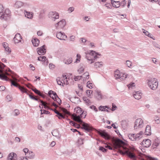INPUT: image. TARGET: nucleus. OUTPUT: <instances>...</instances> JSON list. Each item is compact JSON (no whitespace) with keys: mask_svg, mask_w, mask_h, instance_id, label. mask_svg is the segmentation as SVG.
<instances>
[{"mask_svg":"<svg viewBox=\"0 0 160 160\" xmlns=\"http://www.w3.org/2000/svg\"><path fill=\"white\" fill-rule=\"evenodd\" d=\"M112 141L114 148L119 149L118 152L121 154L122 155L126 154L130 158L135 160L136 156L135 154L125 146V142L118 138H112Z\"/></svg>","mask_w":160,"mask_h":160,"instance_id":"nucleus-1","label":"nucleus"},{"mask_svg":"<svg viewBox=\"0 0 160 160\" xmlns=\"http://www.w3.org/2000/svg\"><path fill=\"white\" fill-rule=\"evenodd\" d=\"M75 113L72 115V117L74 120L82 124L83 123L82 127L86 131L90 132L92 130V128L88 124L84 123L81 120L82 118H85L86 114L82 111L81 108L79 107H77L74 109Z\"/></svg>","mask_w":160,"mask_h":160,"instance_id":"nucleus-2","label":"nucleus"},{"mask_svg":"<svg viewBox=\"0 0 160 160\" xmlns=\"http://www.w3.org/2000/svg\"><path fill=\"white\" fill-rule=\"evenodd\" d=\"M17 85H18L17 87H18V88L20 89V90L23 93H25L27 94V95H28L30 97V98L33 100H35L36 101H38V102H40L41 103V105L42 106H43L44 107V108L45 109H49L50 108L48 106V103L46 102H44L42 100H38V98H37L33 96L31 94H29V93L27 92V90L26 88H24L23 87H22L20 86H18V85L16 83Z\"/></svg>","mask_w":160,"mask_h":160,"instance_id":"nucleus-3","label":"nucleus"},{"mask_svg":"<svg viewBox=\"0 0 160 160\" xmlns=\"http://www.w3.org/2000/svg\"><path fill=\"white\" fill-rule=\"evenodd\" d=\"M86 55V58L88 60L89 63L92 64L94 62V60L100 57L101 55L94 51H90L88 52Z\"/></svg>","mask_w":160,"mask_h":160,"instance_id":"nucleus-4","label":"nucleus"},{"mask_svg":"<svg viewBox=\"0 0 160 160\" xmlns=\"http://www.w3.org/2000/svg\"><path fill=\"white\" fill-rule=\"evenodd\" d=\"M148 84L150 88L154 90L158 88V81L156 78H151L148 80Z\"/></svg>","mask_w":160,"mask_h":160,"instance_id":"nucleus-5","label":"nucleus"},{"mask_svg":"<svg viewBox=\"0 0 160 160\" xmlns=\"http://www.w3.org/2000/svg\"><path fill=\"white\" fill-rule=\"evenodd\" d=\"M13 80L10 79L7 76L4 75L3 73L2 74H0V78L3 80H5L6 81H10L11 83V85L15 87H17L18 85L16 84L14 81H16L17 80V79L15 78L12 77Z\"/></svg>","mask_w":160,"mask_h":160,"instance_id":"nucleus-6","label":"nucleus"},{"mask_svg":"<svg viewBox=\"0 0 160 160\" xmlns=\"http://www.w3.org/2000/svg\"><path fill=\"white\" fill-rule=\"evenodd\" d=\"M115 79L119 81L125 79L127 77V74L118 72H115L114 74Z\"/></svg>","mask_w":160,"mask_h":160,"instance_id":"nucleus-7","label":"nucleus"},{"mask_svg":"<svg viewBox=\"0 0 160 160\" xmlns=\"http://www.w3.org/2000/svg\"><path fill=\"white\" fill-rule=\"evenodd\" d=\"M48 16L52 20L55 21L56 19L59 18V14L56 11H50L48 13Z\"/></svg>","mask_w":160,"mask_h":160,"instance_id":"nucleus-8","label":"nucleus"},{"mask_svg":"<svg viewBox=\"0 0 160 160\" xmlns=\"http://www.w3.org/2000/svg\"><path fill=\"white\" fill-rule=\"evenodd\" d=\"M66 21L63 19L55 24V27L57 29L60 30L62 29L66 25Z\"/></svg>","mask_w":160,"mask_h":160,"instance_id":"nucleus-9","label":"nucleus"},{"mask_svg":"<svg viewBox=\"0 0 160 160\" xmlns=\"http://www.w3.org/2000/svg\"><path fill=\"white\" fill-rule=\"evenodd\" d=\"M97 132L98 134L103 137L106 139L109 140L110 139V136L108 134L105 132L104 131L101 130L97 131Z\"/></svg>","mask_w":160,"mask_h":160,"instance_id":"nucleus-10","label":"nucleus"},{"mask_svg":"<svg viewBox=\"0 0 160 160\" xmlns=\"http://www.w3.org/2000/svg\"><path fill=\"white\" fill-rule=\"evenodd\" d=\"M56 37L57 38L60 40H65L67 38V36L64 33H62L61 32H57Z\"/></svg>","mask_w":160,"mask_h":160,"instance_id":"nucleus-11","label":"nucleus"},{"mask_svg":"<svg viewBox=\"0 0 160 160\" xmlns=\"http://www.w3.org/2000/svg\"><path fill=\"white\" fill-rule=\"evenodd\" d=\"M140 136V133L135 134H129L128 137L132 141L139 140V137Z\"/></svg>","mask_w":160,"mask_h":160,"instance_id":"nucleus-12","label":"nucleus"},{"mask_svg":"<svg viewBox=\"0 0 160 160\" xmlns=\"http://www.w3.org/2000/svg\"><path fill=\"white\" fill-rule=\"evenodd\" d=\"M45 45H43L41 47L37 48V52L40 55L44 54L46 52V49L45 48Z\"/></svg>","mask_w":160,"mask_h":160,"instance_id":"nucleus-13","label":"nucleus"},{"mask_svg":"<svg viewBox=\"0 0 160 160\" xmlns=\"http://www.w3.org/2000/svg\"><path fill=\"white\" fill-rule=\"evenodd\" d=\"M27 5L28 6L29 5V4H27L26 3H23L22 2L17 1L14 4V7L16 8H18L23 6H25Z\"/></svg>","mask_w":160,"mask_h":160,"instance_id":"nucleus-14","label":"nucleus"},{"mask_svg":"<svg viewBox=\"0 0 160 160\" xmlns=\"http://www.w3.org/2000/svg\"><path fill=\"white\" fill-rule=\"evenodd\" d=\"M151 141L148 139H146L145 140H143L142 142L141 143V145L143 146L144 147L148 148L151 145Z\"/></svg>","mask_w":160,"mask_h":160,"instance_id":"nucleus-15","label":"nucleus"},{"mask_svg":"<svg viewBox=\"0 0 160 160\" xmlns=\"http://www.w3.org/2000/svg\"><path fill=\"white\" fill-rule=\"evenodd\" d=\"M16 154L13 152L9 153L8 156L7 160H17Z\"/></svg>","mask_w":160,"mask_h":160,"instance_id":"nucleus-16","label":"nucleus"},{"mask_svg":"<svg viewBox=\"0 0 160 160\" xmlns=\"http://www.w3.org/2000/svg\"><path fill=\"white\" fill-rule=\"evenodd\" d=\"M22 39V37L20 34L19 33H17L14 37L13 40L15 43H18L20 42Z\"/></svg>","mask_w":160,"mask_h":160,"instance_id":"nucleus-17","label":"nucleus"},{"mask_svg":"<svg viewBox=\"0 0 160 160\" xmlns=\"http://www.w3.org/2000/svg\"><path fill=\"white\" fill-rule=\"evenodd\" d=\"M24 14L25 17L29 19H32L33 18V13L32 12H28L26 10H24Z\"/></svg>","mask_w":160,"mask_h":160,"instance_id":"nucleus-18","label":"nucleus"},{"mask_svg":"<svg viewBox=\"0 0 160 160\" xmlns=\"http://www.w3.org/2000/svg\"><path fill=\"white\" fill-rule=\"evenodd\" d=\"M141 160H144V158H145L148 160H156L157 159L152 158L150 156H147L144 154L142 153L141 152Z\"/></svg>","mask_w":160,"mask_h":160,"instance_id":"nucleus-19","label":"nucleus"},{"mask_svg":"<svg viewBox=\"0 0 160 160\" xmlns=\"http://www.w3.org/2000/svg\"><path fill=\"white\" fill-rule=\"evenodd\" d=\"M95 92L96 93V97L98 100H101L103 98V96L101 92L99 90H96Z\"/></svg>","mask_w":160,"mask_h":160,"instance_id":"nucleus-20","label":"nucleus"},{"mask_svg":"<svg viewBox=\"0 0 160 160\" xmlns=\"http://www.w3.org/2000/svg\"><path fill=\"white\" fill-rule=\"evenodd\" d=\"M80 67L78 70V71L79 73H82L84 71L85 68H86V66L83 64L81 63L80 65Z\"/></svg>","mask_w":160,"mask_h":160,"instance_id":"nucleus-21","label":"nucleus"},{"mask_svg":"<svg viewBox=\"0 0 160 160\" xmlns=\"http://www.w3.org/2000/svg\"><path fill=\"white\" fill-rule=\"evenodd\" d=\"M151 127L149 125H147L146 127L145 131V134L147 135H149L151 134Z\"/></svg>","mask_w":160,"mask_h":160,"instance_id":"nucleus-22","label":"nucleus"},{"mask_svg":"<svg viewBox=\"0 0 160 160\" xmlns=\"http://www.w3.org/2000/svg\"><path fill=\"white\" fill-rule=\"evenodd\" d=\"M26 157L30 159H33L35 158L34 153L31 151H29Z\"/></svg>","mask_w":160,"mask_h":160,"instance_id":"nucleus-23","label":"nucleus"},{"mask_svg":"<svg viewBox=\"0 0 160 160\" xmlns=\"http://www.w3.org/2000/svg\"><path fill=\"white\" fill-rule=\"evenodd\" d=\"M140 126V119L139 118L137 119L135 122V124L134 128L135 129H137L139 128Z\"/></svg>","mask_w":160,"mask_h":160,"instance_id":"nucleus-24","label":"nucleus"},{"mask_svg":"<svg viewBox=\"0 0 160 160\" xmlns=\"http://www.w3.org/2000/svg\"><path fill=\"white\" fill-rule=\"evenodd\" d=\"M81 76L82 80L83 81H85L86 79L89 78V73L88 72H86Z\"/></svg>","mask_w":160,"mask_h":160,"instance_id":"nucleus-25","label":"nucleus"},{"mask_svg":"<svg viewBox=\"0 0 160 160\" xmlns=\"http://www.w3.org/2000/svg\"><path fill=\"white\" fill-rule=\"evenodd\" d=\"M52 133L53 136L56 137L58 138H59L60 137L59 132L57 130H53L52 132Z\"/></svg>","mask_w":160,"mask_h":160,"instance_id":"nucleus-26","label":"nucleus"},{"mask_svg":"<svg viewBox=\"0 0 160 160\" xmlns=\"http://www.w3.org/2000/svg\"><path fill=\"white\" fill-rule=\"evenodd\" d=\"M32 42L35 47H37L38 46L39 43V40L37 38H34L32 40Z\"/></svg>","mask_w":160,"mask_h":160,"instance_id":"nucleus-27","label":"nucleus"},{"mask_svg":"<svg viewBox=\"0 0 160 160\" xmlns=\"http://www.w3.org/2000/svg\"><path fill=\"white\" fill-rule=\"evenodd\" d=\"M112 6L115 8H118L120 6V2L119 1H112Z\"/></svg>","mask_w":160,"mask_h":160,"instance_id":"nucleus-28","label":"nucleus"},{"mask_svg":"<svg viewBox=\"0 0 160 160\" xmlns=\"http://www.w3.org/2000/svg\"><path fill=\"white\" fill-rule=\"evenodd\" d=\"M5 66V65L2 63H1L0 64V68H1V69H0V73H1L0 74H2V73H3L6 76H7V75H9V74L8 72H6L5 73H4L3 72V71L2 69L4 68Z\"/></svg>","mask_w":160,"mask_h":160,"instance_id":"nucleus-29","label":"nucleus"},{"mask_svg":"<svg viewBox=\"0 0 160 160\" xmlns=\"http://www.w3.org/2000/svg\"><path fill=\"white\" fill-rule=\"evenodd\" d=\"M103 62H98L94 63V67L96 68H100L103 66Z\"/></svg>","mask_w":160,"mask_h":160,"instance_id":"nucleus-30","label":"nucleus"},{"mask_svg":"<svg viewBox=\"0 0 160 160\" xmlns=\"http://www.w3.org/2000/svg\"><path fill=\"white\" fill-rule=\"evenodd\" d=\"M32 90L36 94L38 95L41 96L42 97H43L44 95L42 94L40 91L37 90L36 88H35L34 89H32Z\"/></svg>","mask_w":160,"mask_h":160,"instance_id":"nucleus-31","label":"nucleus"},{"mask_svg":"<svg viewBox=\"0 0 160 160\" xmlns=\"http://www.w3.org/2000/svg\"><path fill=\"white\" fill-rule=\"evenodd\" d=\"M38 60L41 61H45L46 62H48V60L47 59H46V57L45 56H40L38 58Z\"/></svg>","mask_w":160,"mask_h":160,"instance_id":"nucleus-32","label":"nucleus"},{"mask_svg":"<svg viewBox=\"0 0 160 160\" xmlns=\"http://www.w3.org/2000/svg\"><path fill=\"white\" fill-rule=\"evenodd\" d=\"M62 79L64 84L66 85L68 84V78L66 77V75H62Z\"/></svg>","mask_w":160,"mask_h":160,"instance_id":"nucleus-33","label":"nucleus"},{"mask_svg":"<svg viewBox=\"0 0 160 160\" xmlns=\"http://www.w3.org/2000/svg\"><path fill=\"white\" fill-rule=\"evenodd\" d=\"M139 92V91L137 92L133 95L134 97L137 100H139L140 99V92Z\"/></svg>","mask_w":160,"mask_h":160,"instance_id":"nucleus-34","label":"nucleus"},{"mask_svg":"<svg viewBox=\"0 0 160 160\" xmlns=\"http://www.w3.org/2000/svg\"><path fill=\"white\" fill-rule=\"evenodd\" d=\"M106 108L110 109V108L109 107H108V106H100L99 108V110L101 111H105L106 110L105 109Z\"/></svg>","mask_w":160,"mask_h":160,"instance_id":"nucleus-35","label":"nucleus"},{"mask_svg":"<svg viewBox=\"0 0 160 160\" xmlns=\"http://www.w3.org/2000/svg\"><path fill=\"white\" fill-rule=\"evenodd\" d=\"M63 62L65 64H69L72 62V58H70L67 60H64Z\"/></svg>","mask_w":160,"mask_h":160,"instance_id":"nucleus-36","label":"nucleus"},{"mask_svg":"<svg viewBox=\"0 0 160 160\" xmlns=\"http://www.w3.org/2000/svg\"><path fill=\"white\" fill-rule=\"evenodd\" d=\"M62 80V77H58L57 78L56 81L58 85H61V84H62V82L61 81V80Z\"/></svg>","mask_w":160,"mask_h":160,"instance_id":"nucleus-37","label":"nucleus"},{"mask_svg":"<svg viewBox=\"0 0 160 160\" xmlns=\"http://www.w3.org/2000/svg\"><path fill=\"white\" fill-rule=\"evenodd\" d=\"M59 119H62V118H65V115L61 113H59V114L57 116Z\"/></svg>","mask_w":160,"mask_h":160,"instance_id":"nucleus-38","label":"nucleus"},{"mask_svg":"<svg viewBox=\"0 0 160 160\" xmlns=\"http://www.w3.org/2000/svg\"><path fill=\"white\" fill-rule=\"evenodd\" d=\"M10 11L8 9H6L4 12L5 15H6L7 17H10Z\"/></svg>","mask_w":160,"mask_h":160,"instance_id":"nucleus-39","label":"nucleus"},{"mask_svg":"<svg viewBox=\"0 0 160 160\" xmlns=\"http://www.w3.org/2000/svg\"><path fill=\"white\" fill-rule=\"evenodd\" d=\"M93 91L91 90H87L86 92V95L88 97H90L92 94Z\"/></svg>","mask_w":160,"mask_h":160,"instance_id":"nucleus-40","label":"nucleus"},{"mask_svg":"<svg viewBox=\"0 0 160 160\" xmlns=\"http://www.w3.org/2000/svg\"><path fill=\"white\" fill-rule=\"evenodd\" d=\"M132 63L129 60H127L126 61V64L128 67L129 68H131L132 66Z\"/></svg>","mask_w":160,"mask_h":160,"instance_id":"nucleus-41","label":"nucleus"},{"mask_svg":"<svg viewBox=\"0 0 160 160\" xmlns=\"http://www.w3.org/2000/svg\"><path fill=\"white\" fill-rule=\"evenodd\" d=\"M87 87L90 89H92L93 87V84L91 83L90 82L88 81L87 82Z\"/></svg>","mask_w":160,"mask_h":160,"instance_id":"nucleus-42","label":"nucleus"},{"mask_svg":"<svg viewBox=\"0 0 160 160\" xmlns=\"http://www.w3.org/2000/svg\"><path fill=\"white\" fill-rule=\"evenodd\" d=\"M77 58L75 62L78 63L80 62L81 58V56L80 55H79L78 54L77 55Z\"/></svg>","mask_w":160,"mask_h":160,"instance_id":"nucleus-43","label":"nucleus"},{"mask_svg":"<svg viewBox=\"0 0 160 160\" xmlns=\"http://www.w3.org/2000/svg\"><path fill=\"white\" fill-rule=\"evenodd\" d=\"M9 17H7L6 15H5V13L2 14L0 17L1 19H3L4 20H6L8 19Z\"/></svg>","mask_w":160,"mask_h":160,"instance_id":"nucleus-44","label":"nucleus"},{"mask_svg":"<svg viewBox=\"0 0 160 160\" xmlns=\"http://www.w3.org/2000/svg\"><path fill=\"white\" fill-rule=\"evenodd\" d=\"M78 143L80 145L83 144V139L81 138L78 139Z\"/></svg>","mask_w":160,"mask_h":160,"instance_id":"nucleus-45","label":"nucleus"},{"mask_svg":"<svg viewBox=\"0 0 160 160\" xmlns=\"http://www.w3.org/2000/svg\"><path fill=\"white\" fill-rule=\"evenodd\" d=\"M82 79V76H75L74 79L75 81H78V80H79L81 79Z\"/></svg>","mask_w":160,"mask_h":160,"instance_id":"nucleus-46","label":"nucleus"},{"mask_svg":"<svg viewBox=\"0 0 160 160\" xmlns=\"http://www.w3.org/2000/svg\"><path fill=\"white\" fill-rule=\"evenodd\" d=\"M14 115L15 116H18V115L19 114V112L18 109H16L14 110Z\"/></svg>","mask_w":160,"mask_h":160,"instance_id":"nucleus-47","label":"nucleus"},{"mask_svg":"<svg viewBox=\"0 0 160 160\" xmlns=\"http://www.w3.org/2000/svg\"><path fill=\"white\" fill-rule=\"evenodd\" d=\"M83 99L84 101L86 102V103L87 104H89L90 103V100L89 99H87L86 97H84L83 98Z\"/></svg>","mask_w":160,"mask_h":160,"instance_id":"nucleus-48","label":"nucleus"},{"mask_svg":"<svg viewBox=\"0 0 160 160\" xmlns=\"http://www.w3.org/2000/svg\"><path fill=\"white\" fill-rule=\"evenodd\" d=\"M99 150L100 151H102L104 152H106L107 151V149H105L103 147L101 146L99 147Z\"/></svg>","mask_w":160,"mask_h":160,"instance_id":"nucleus-49","label":"nucleus"},{"mask_svg":"<svg viewBox=\"0 0 160 160\" xmlns=\"http://www.w3.org/2000/svg\"><path fill=\"white\" fill-rule=\"evenodd\" d=\"M126 4V3L125 0H123L121 2H120V6L122 7H123L125 6Z\"/></svg>","mask_w":160,"mask_h":160,"instance_id":"nucleus-50","label":"nucleus"},{"mask_svg":"<svg viewBox=\"0 0 160 160\" xmlns=\"http://www.w3.org/2000/svg\"><path fill=\"white\" fill-rule=\"evenodd\" d=\"M135 86V83L134 82L131 83L128 85V87L129 88H132Z\"/></svg>","mask_w":160,"mask_h":160,"instance_id":"nucleus-51","label":"nucleus"},{"mask_svg":"<svg viewBox=\"0 0 160 160\" xmlns=\"http://www.w3.org/2000/svg\"><path fill=\"white\" fill-rule=\"evenodd\" d=\"M40 111H41L42 114L43 113L48 114H49L50 113V112L48 111H46V110L44 109H41Z\"/></svg>","mask_w":160,"mask_h":160,"instance_id":"nucleus-52","label":"nucleus"},{"mask_svg":"<svg viewBox=\"0 0 160 160\" xmlns=\"http://www.w3.org/2000/svg\"><path fill=\"white\" fill-rule=\"evenodd\" d=\"M4 11V8L3 7L2 5L0 4V14L2 13H3Z\"/></svg>","mask_w":160,"mask_h":160,"instance_id":"nucleus-53","label":"nucleus"},{"mask_svg":"<svg viewBox=\"0 0 160 160\" xmlns=\"http://www.w3.org/2000/svg\"><path fill=\"white\" fill-rule=\"evenodd\" d=\"M142 32L146 35H149V33L144 29H142Z\"/></svg>","mask_w":160,"mask_h":160,"instance_id":"nucleus-54","label":"nucleus"},{"mask_svg":"<svg viewBox=\"0 0 160 160\" xmlns=\"http://www.w3.org/2000/svg\"><path fill=\"white\" fill-rule=\"evenodd\" d=\"M6 99L8 102L10 101L12 99V97L10 95H8L6 96Z\"/></svg>","mask_w":160,"mask_h":160,"instance_id":"nucleus-55","label":"nucleus"},{"mask_svg":"<svg viewBox=\"0 0 160 160\" xmlns=\"http://www.w3.org/2000/svg\"><path fill=\"white\" fill-rule=\"evenodd\" d=\"M55 99V101H56L59 104V105H60V104L61 103V100L59 98V97H57L56 99Z\"/></svg>","mask_w":160,"mask_h":160,"instance_id":"nucleus-56","label":"nucleus"},{"mask_svg":"<svg viewBox=\"0 0 160 160\" xmlns=\"http://www.w3.org/2000/svg\"><path fill=\"white\" fill-rule=\"evenodd\" d=\"M74 8L73 7H71L69 8L68 11L69 13H70L72 12L74 10Z\"/></svg>","mask_w":160,"mask_h":160,"instance_id":"nucleus-57","label":"nucleus"},{"mask_svg":"<svg viewBox=\"0 0 160 160\" xmlns=\"http://www.w3.org/2000/svg\"><path fill=\"white\" fill-rule=\"evenodd\" d=\"M112 107L111 110L112 111H114L116 110L117 107L113 103L112 104Z\"/></svg>","mask_w":160,"mask_h":160,"instance_id":"nucleus-58","label":"nucleus"},{"mask_svg":"<svg viewBox=\"0 0 160 160\" xmlns=\"http://www.w3.org/2000/svg\"><path fill=\"white\" fill-rule=\"evenodd\" d=\"M90 108L92 109H93L95 112H97L98 111V110L96 108V107L93 105L91 106L90 107Z\"/></svg>","mask_w":160,"mask_h":160,"instance_id":"nucleus-59","label":"nucleus"},{"mask_svg":"<svg viewBox=\"0 0 160 160\" xmlns=\"http://www.w3.org/2000/svg\"><path fill=\"white\" fill-rule=\"evenodd\" d=\"M154 100L156 102L158 103L160 102L159 98L158 97H155L154 98Z\"/></svg>","mask_w":160,"mask_h":160,"instance_id":"nucleus-60","label":"nucleus"},{"mask_svg":"<svg viewBox=\"0 0 160 160\" xmlns=\"http://www.w3.org/2000/svg\"><path fill=\"white\" fill-rule=\"evenodd\" d=\"M105 6L108 9H111L112 8V6L110 3L106 4L105 5Z\"/></svg>","mask_w":160,"mask_h":160,"instance_id":"nucleus-61","label":"nucleus"},{"mask_svg":"<svg viewBox=\"0 0 160 160\" xmlns=\"http://www.w3.org/2000/svg\"><path fill=\"white\" fill-rule=\"evenodd\" d=\"M5 50L6 51L8 52V53L9 54L11 52V50L10 48L8 47H7L6 48H5Z\"/></svg>","mask_w":160,"mask_h":160,"instance_id":"nucleus-62","label":"nucleus"},{"mask_svg":"<svg viewBox=\"0 0 160 160\" xmlns=\"http://www.w3.org/2000/svg\"><path fill=\"white\" fill-rule=\"evenodd\" d=\"M153 44L154 47H155L157 48H160V46L156 42H153Z\"/></svg>","mask_w":160,"mask_h":160,"instance_id":"nucleus-63","label":"nucleus"},{"mask_svg":"<svg viewBox=\"0 0 160 160\" xmlns=\"http://www.w3.org/2000/svg\"><path fill=\"white\" fill-rule=\"evenodd\" d=\"M23 151L25 153V155H26L28 153V152L29 151L28 150V149L27 148H24L23 150Z\"/></svg>","mask_w":160,"mask_h":160,"instance_id":"nucleus-64","label":"nucleus"}]
</instances>
